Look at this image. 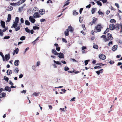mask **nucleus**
<instances>
[{"label":"nucleus","instance_id":"nucleus-1","mask_svg":"<svg viewBox=\"0 0 122 122\" xmlns=\"http://www.w3.org/2000/svg\"><path fill=\"white\" fill-rule=\"evenodd\" d=\"M15 22H14V24H13L12 26L11 27L12 28L13 27L15 29V31H17L20 30V27L19 26L16 28V27L18 25V24L19 21V18L18 17H16L15 18Z\"/></svg>","mask_w":122,"mask_h":122},{"label":"nucleus","instance_id":"nucleus-2","mask_svg":"<svg viewBox=\"0 0 122 122\" xmlns=\"http://www.w3.org/2000/svg\"><path fill=\"white\" fill-rule=\"evenodd\" d=\"M103 28L101 24H99L97 25L95 27L94 29V31L95 32H100L101 31V29Z\"/></svg>","mask_w":122,"mask_h":122},{"label":"nucleus","instance_id":"nucleus-3","mask_svg":"<svg viewBox=\"0 0 122 122\" xmlns=\"http://www.w3.org/2000/svg\"><path fill=\"white\" fill-rule=\"evenodd\" d=\"M113 39L112 35L110 33H108L107 35L105 41V42L111 41Z\"/></svg>","mask_w":122,"mask_h":122},{"label":"nucleus","instance_id":"nucleus-4","mask_svg":"<svg viewBox=\"0 0 122 122\" xmlns=\"http://www.w3.org/2000/svg\"><path fill=\"white\" fill-rule=\"evenodd\" d=\"M120 29V32L122 33V25L117 23L115 24V29L117 30H119Z\"/></svg>","mask_w":122,"mask_h":122},{"label":"nucleus","instance_id":"nucleus-5","mask_svg":"<svg viewBox=\"0 0 122 122\" xmlns=\"http://www.w3.org/2000/svg\"><path fill=\"white\" fill-rule=\"evenodd\" d=\"M109 27L110 29L111 30H113L115 29V25L114 24H110L109 25Z\"/></svg>","mask_w":122,"mask_h":122},{"label":"nucleus","instance_id":"nucleus-6","mask_svg":"<svg viewBox=\"0 0 122 122\" xmlns=\"http://www.w3.org/2000/svg\"><path fill=\"white\" fill-rule=\"evenodd\" d=\"M33 16L34 18H39L41 16L38 12H37L34 13Z\"/></svg>","mask_w":122,"mask_h":122},{"label":"nucleus","instance_id":"nucleus-7","mask_svg":"<svg viewBox=\"0 0 122 122\" xmlns=\"http://www.w3.org/2000/svg\"><path fill=\"white\" fill-rule=\"evenodd\" d=\"M29 19L30 21L32 23H34L36 21V20L33 18L32 16H30Z\"/></svg>","mask_w":122,"mask_h":122},{"label":"nucleus","instance_id":"nucleus-8","mask_svg":"<svg viewBox=\"0 0 122 122\" xmlns=\"http://www.w3.org/2000/svg\"><path fill=\"white\" fill-rule=\"evenodd\" d=\"M99 57L102 60H104L106 59V56L103 54H101L99 56Z\"/></svg>","mask_w":122,"mask_h":122},{"label":"nucleus","instance_id":"nucleus-9","mask_svg":"<svg viewBox=\"0 0 122 122\" xmlns=\"http://www.w3.org/2000/svg\"><path fill=\"white\" fill-rule=\"evenodd\" d=\"M39 12L41 15H42L45 13V10L44 9H41L39 11Z\"/></svg>","mask_w":122,"mask_h":122},{"label":"nucleus","instance_id":"nucleus-10","mask_svg":"<svg viewBox=\"0 0 122 122\" xmlns=\"http://www.w3.org/2000/svg\"><path fill=\"white\" fill-rule=\"evenodd\" d=\"M5 60L6 61H7L10 58V55L9 54H8L5 55Z\"/></svg>","mask_w":122,"mask_h":122},{"label":"nucleus","instance_id":"nucleus-11","mask_svg":"<svg viewBox=\"0 0 122 122\" xmlns=\"http://www.w3.org/2000/svg\"><path fill=\"white\" fill-rule=\"evenodd\" d=\"M58 55V56L60 58H63L64 57V54L63 53H61V52H60V53H59Z\"/></svg>","mask_w":122,"mask_h":122},{"label":"nucleus","instance_id":"nucleus-12","mask_svg":"<svg viewBox=\"0 0 122 122\" xmlns=\"http://www.w3.org/2000/svg\"><path fill=\"white\" fill-rule=\"evenodd\" d=\"M52 52L55 55H58L59 53H58L55 49H52Z\"/></svg>","mask_w":122,"mask_h":122},{"label":"nucleus","instance_id":"nucleus-13","mask_svg":"<svg viewBox=\"0 0 122 122\" xmlns=\"http://www.w3.org/2000/svg\"><path fill=\"white\" fill-rule=\"evenodd\" d=\"M25 1V0H20L17 2L18 5H19L24 2Z\"/></svg>","mask_w":122,"mask_h":122},{"label":"nucleus","instance_id":"nucleus-14","mask_svg":"<svg viewBox=\"0 0 122 122\" xmlns=\"http://www.w3.org/2000/svg\"><path fill=\"white\" fill-rule=\"evenodd\" d=\"M11 15L10 14H9L8 15L7 20L6 21L9 22L11 20Z\"/></svg>","mask_w":122,"mask_h":122},{"label":"nucleus","instance_id":"nucleus-15","mask_svg":"<svg viewBox=\"0 0 122 122\" xmlns=\"http://www.w3.org/2000/svg\"><path fill=\"white\" fill-rule=\"evenodd\" d=\"M5 90L10 92L11 91V89L9 86H6L5 88Z\"/></svg>","mask_w":122,"mask_h":122},{"label":"nucleus","instance_id":"nucleus-16","mask_svg":"<svg viewBox=\"0 0 122 122\" xmlns=\"http://www.w3.org/2000/svg\"><path fill=\"white\" fill-rule=\"evenodd\" d=\"M0 23L2 27L3 28H5V22L2 20H1Z\"/></svg>","mask_w":122,"mask_h":122},{"label":"nucleus","instance_id":"nucleus-17","mask_svg":"<svg viewBox=\"0 0 122 122\" xmlns=\"http://www.w3.org/2000/svg\"><path fill=\"white\" fill-rule=\"evenodd\" d=\"M19 60H16L14 62V65L15 66H17L19 65Z\"/></svg>","mask_w":122,"mask_h":122},{"label":"nucleus","instance_id":"nucleus-18","mask_svg":"<svg viewBox=\"0 0 122 122\" xmlns=\"http://www.w3.org/2000/svg\"><path fill=\"white\" fill-rule=\"evenodd\" d=\"M117 45H115L112 47V51H115L117 49Z\"/></svg>","mask_w":122,"mask_h":122},{"label":"nucleus","instance_id":"nucleus-19","mask_svg":"<svg viewBox=\"0 0 122 122\" xmlns=\"http://www.w3.org/2000/svg\"><path fill=\"white\" fill-rule=\"evenodd\" d=\"M69 30L68 29H67L65 31V34L66 36H68L69 35Z\"/></svg>","mask_w":122,"mask_h":122},{"label":"nucleus","instance_id":"nucleus-20","mask_svg":"<svg viewBox=\"0 0 122 122\" xmlns=\"http://www.w3.org/2000/svg\"><path fill=\"white\" fill-rule=\"evenodd\" d=\"M69 29V30L71 31V32H72L73 30V28H72L71 25H70L68 26V29Z\"/></svg>","mask_w":122,"mask_h":122},{"label":"nucleus","instance_id":"nucleus-21","mask_svg":"<svg viewBox=\"0 0 122 122\" xmlns=\"http://www.w3.org/2000/svg\"><path fill=\"white\" fill-rule=\"evenodd\" d=\"M7 74L8 75H9L12 73V71L11 70H7Z\"/></svg>","mask_w":122,"mask_h":122},{"label":"nucleus","instance_id":"nucleus-22","mask_svg":"<svg viewBox=\"0 0 122 122\" xmlns=\"http://www.w3.org/2000/svg\"><path fill=\"white\" fill-rule=\"evenodd\" d=\"M116 20L114 19H111L110 20V22L112 23H115Z\"/></svg>","mask_w":122,"mask_h":122},{"label":"nucleus","instance_id":"nucleus-23","mask_svg":"<svg viewBox=\"0 0 122 122\" xmlns=\"http://www.w3.org/2000/svg\"><path fill=\"white\" fill-rule=\"evenodd\" d=\"M93 20L92 21V22L94 24H95L96 21L97 20V18H95V17H93L92 18Z\"/></svg>","mask_w":122,"mask_h":122},{"label":"nucleus","instance_id":"nucleus-24","mask_svg":"<svg viewBox=\"0 0 122 122\" xmlns=\"http://www.w3.org/2000/svg\"><path fill=\"white\" fill-rule=\"evenodd\" d=\"M96 2L97 3L98 5L100 6H102V4L100 1L97 0V1H96Z\"/></svg>","mask_w":122,"mask_h":122},{"label":"nucleus","instance_id":"nucleus-25","mask_svg":"<svg viewBox=\"0 0 122 122\" xmlns=\"http://www.w3.org/2000/svg\"><path fill=\"white\" fill-rule=\"evenodd\" d=\"M56 64L61 65V63L59 61H56L55 60L53 61Z\"/></svg>","mask_w":122,"mask_h":122},{"label":"nucleus","instance_id":"nucleus-26","mask_svg":"<svg viewBox=\"0 0 122 122\" xmlns=\"http://www.w3.org/2000/svg\"><path fill=\"white\" fill-rule=\"evenodd\" d=\"M83 18L82 17H80L79 18V21L80 23L82 22L83 20Z\"/></svg>","mask_w":122,"mask_h":122},{"label":"nucleus","instance_id":"nucleus-27","mask_svg":"<svg viewBox=\"0 0 122 122\" xmlns=\"http://www.w3.org/2000/svg\"><path fill=\"white\" fill-rule=\"evenodd\" d=\"M25 25H30V23L28 20H25Z\"/></svg>","mask_w":122,"mask_h":122},{"label":"nucleus","instance_id":"nucleus-28","mask_svg":"<svg viewBox=\"0 0 122 122\" xmlns=\"http://www.w3.org/2000/svg\"><path fill=\"white\" fill-rule=\"evenodd\" d=\"M73 14L74 15H76L78 14V13L77 12H76V10H74L73 13Z\"/></svg>","mask_w":122,"mask_h":122},{"label":"nucleus","instance_id":"nucleus-29","mask_svg":"<svg viewBox=\"0 0 122 122\" xmlns=\"http://www.w3.org/2000/svg\"><path fill=\"white\" fill-rule=\"evenodd\" d=\"M109 29L108 28H107L106 29V30L103 33V34H106L107 32H108L109 31Z\"/></svg>","mask_w":122,"mask_h":122},{"label":"nucleus","instance_id":"nucleus-30","mask_svg":"<svg viewBox=\"0 0 122 122\" xmlns=\"http://www.w3.org/2000/svg\"><path fill=\"white\" fill-rule=\"evenodd\" d=\"M25 30L27 32L30 33V30L27 27L25 28Z\"/></svg>","mask_w":122,"mask_h":122},{"label":"nucleus","instance_id":"nucleus-31","mask_svg":"<svg viewBox=\"0 0 122 122\" xmlns=\"http://www.w3.org/2000/svg\"><path fill=\"white\" fill-rule=\"evenodd\" d=\"M40 28V27H37L36 26H33V29L34 30H36V29L39 30Z\"/></svg>","mask_w":122,"mask_h":122},{"label":"nucleus","instance_id":"nucleus-32","mask_svg":"<svg viewBox=\"0 0 122 122\" xmlns=\"http://www.w3.org/2000/svg\"><path fill=\"white\" fill-rule=\"evenodd\" d=\"M96 10V9L95 8H93L92 10V13L93 14L95 12V11Z\"/></svg>","mask_w":122,"mask_h":122},{"label":"nucleus","instance_id":"nucleus-33","mask_svg":"<svg viewBox=\"0 0 122 122\" xmlns=\"http://www.w3.org/2000/svg\"><path fill=\"white\" fill-rule=\"evenodd\" d=\"M25 36H22L20 38V39L21 40H23L25 39Z\"/></svg>","mask_w":122,"mask_h":122},{"label":"nucleus","instance_id":"nucleus-34","mask_svg":"<svg viewBox=\"0 0 122 122\" xmlns=\"http://www.w3.org/2000/svg\"><path fill=\"white\" fill-rule=\"evenodd\" d=\"M8 9H7L8 10L11 11L13 10V7L12 6H10L8 7Z\"/></svg>","mask_w":122,"mask_h":122},{"label":"nucleus","instance_id":"nucleus-35","mask_svg":"<svg viewBox=\"0 0 122 122\" xmlns=\"http://www.w3.org/2000/svg\"><path fill=\"white\" fill-rule=\"evenodd\" d=\"M33 95L35 96H38L39 95V93H37L36 92H35L33 94Z\"/></svg>","mask_w":122,"mask_h":122},{"label":"nucleus","instance_id":"nucleus-36","mask_svg":"<svg viewBox=\"0 0 122 122\" xmlns=\"http://www.w3.org/2000/svg\"><path fill=\"white\" fill-rule=\"evenodd\" d=\"M4 34L1 29H0V35L1 36H3Z\"/></svg>","mask_w":122,"mask_h":122},{"label":"nucleus","instance_id":"nucleus-37","mask_svg":"<svg viewBox=\"0 0 122 122\" xmlns=\"http://www.w3.org/2000/svg\"><path fill=\"white\" fill-rule=\"evenodd\" d=\"M10 5L12 6H16L17 5H18L17 3H11L10 4Z\"/></svg>","mask_w":122,"mask_h":122},{"label":"nucleus","instance_id":"nucleus-38","mask_svg":"<svg viewBox=\"0 0 122 122\" xmlns=\"http://www.w3.org/2000/svg\"><path fill=\"white\" fill-rule=\"evenodd\" d=\"M19 71V70L18 68H15V69L14 70V71L17 73H18Z\"/></svg>","mask_w":122,"mask_h":122},{"label":"nucleus","instance_id":"nucleus-39","mask_svg":"<svg viewBox=\"0 0 122 122\" xmlns=\"http://www.w3.org/2000/svg\"><path fill=\"white\" fill-rule=\"evenodd\" d=\"M4 79L6 81H8L9 79L8 77H6L5 76L4 77Z\"/></svg>","mask_w":122,"mask_h":122},{"label":"nucleus","instance_id":"nucleus-40","mask_svg":"<svg viewBox=\"0 0 122 122\" xmlns=\"http://www.w3.org/2000/svg\"><path fill=\"white\" fill-rule=\"evenodd\" d=\"M93 48L96 49H97L98 48V46L97 45H93Z\"/></svg>","mask_w":122,"mask_h":122},{"label":"nucleus","instance_id":"nucleus-41","mask_svg":"<svg viewBox=\"0 0 122 122\" xmlns=\"http://www.w3.org/2000/svg\"><path fill=\"white\" fill-rule=\"evenodd\" d=\"M19 51V49L18 48H17L14 51L16 54H17L18 53Z\"/></svg>","mask_w":122,"mask_h":122},{"label":"nucleus","instance_id":"nucleus-42","mask_svg":"<svg viewBox=\"0 0 122 122\" xmlns=\"http://www.w3.org/2000/svg\"><path fill=\"white\" fill-rule=\"evenodd\" d=\"M110 9L112 10L115 11L116 10V9L114 8L112 6H111L110 7Z\"/></svg>","mask_w":122,"mask_h":122},{"label":"nucleus","instance_id":"nucleus-43","mask_svg":"<svg viewBox=\"0 0 122 122\" xmlns=\"http://www.w3.org/2000/svg\"><path fill=\"white\" fill-rule=\"evenodd\" d=\"M10 36H5L4 37L3 39H9L10 38Z\"/></svg>","mask_w":122,"mask_h":122},{"label":"nucleus","instance_id":"nucleus-44","mask_svg":"<svg viewBox=\"0 0 122 122\" xmlns=\"http://www.w3.org/2000/svg\"><path fill=\"white\" fill-rule=\"evenodd\" d=\"M89 60H86L85 61V65L86 66L87 65L88 63V61H89Z\"/></svg>","mask_w":122,"mask_h":122},{"label":"nucleus","instance_id":"nucleus-45","mask_svg":"<svg viewBox=\"0 0 122 122\" xmlns=\"http://www.w3.org/2000/svg\"><path fill=\"white\" fill-rule=\"evenodd\" d=\"M6 94L5 93L3 92L2 93V96L3 97H5V96Z\"/></svg>","mask_w":122,"mask_h":122},{"label":"nucleus","instance_id":"nucleus-46","mask_svg":"<svg viewBox=\"0 0 122 122\" xmlns=\"http://www.w3.org/2000/svg\"><path fill=\"white\" fill-rule=\"evenodd\" d=\"M96 65H98L100 66H103L104 65V64H102V63H97L96 64Z\"/></svg>","mask_w":122,"mask_h":122},{"label":"nucleus","instance_id":"nucleus-47","mask_svg":"<svg viewBox=\"0 0 122 122\" xmlns=\"http://www.w3.org/2000/svg\"><path fill=\"white\" fill-rule=\"evenodd\" d=\"M8 29V28L7 27H6L4 29H3L2 30V31L3 32H4L5 31H6Z\"/></svg>","mask_w":122,"mask_h":122},{"label":"nucleus","instance_id":"nucleus-48","mask_svg":"<svg viewBox=\"0 0 122 122\" xmlns=\"http://www.w3.org/2000/svg\"><path fill=\"white\" fill-rule=\"evenodd\" d=\"M82 26L84 30H85L86 29V28L85 26V25L84 24H82Z\"/></svg>","mask_w":122,"mask_h":122},{"label":"nucleus","instance_id":"nucleus-49","mask_svg":"<svg viewBox=\"0 0 122 122\" xmlns=\"http://www.w3.org/2000/svg\"><path fill=\"white\" fill-rule=\"evenodd\" d=\"M60 47L59 46H57V47H56V50L58 51H60Z\"/></svg>","mask_w":122,"mask_h":122},{"label":"nucleus","instance_id":"nucleus-50","mask_svg":"<svg viewBox=\"0 0 122 122\" xmlns=\"http://www.w3.org/2000/svg\"><path fill=\"white\" fill-rule=\"evenodd\" d=\"M106 35H103L102 36H101V38H103L104 39H106Z\"/></svg>","mask_w":122,"mask_h":122},{"label":"nucleus","instance_id":"nucleus-51","mask_svg":"<svg viewBox=\"0 0 122 122\" xmlns=\"http://www.w3.org/2000/svg\"><path fill=\"white\" fill-rule=\"evenodd\" d=\"M69 70V68L68 67L66 66L64 68V70L66 71H67Z\"/></svg>","mask_w":122,"mask_h":122},{"label":"nucleus","instance_id":"nucleus-52","mask_svg":"<svg viewBox=\"0 0 122 122\" xmlns=\"http://www.w3.org/2000/svg\"><path fill=\"white\" fill-rule=\"evenodd\" d=\"M62 41L64 42H65L66 43H67V41L64 38H62Z\"/></svg>","mask_w":122,"mask_h":122},{"label":"nucleus","instance_id":"nucleus-53","mask_svg":"<svg viewBox=\"0 0 122 122\" xmlns=\"http://www.w3.org/2000/svg\"><path fill=\"white\" fill-rule=\"evenodd\" d=\"M83 8H81L80 9L79 12L80 14H81L83 10Z\"/></svg>","mask_w":122,"mask_h":122},{"label":"nucleus","instance_id":"nucleus-54","mask_svg":"<svg viewBox=\"0 0 122 122\" xmlns=\"http://www.w3.org/2000/svg\"><path fill=\"white\" fill-rule=\"evenodd\" d=\"M115 6H116L118 8H119V5L117 3H116L115 4Z\"/></svg>","mask_w":122,"mask_h":122},{"label":"nucleus","instance_id":"nucleus-55","mask_svg":"<svg viewBox=\"0 0 122 122\" xmlns=\"http://www.w3.org/2000/svg\"><path fill=\"white\" fill-rule=\"evenodd\" d=\"M20 21L21 22V23H24V20H23V18H21Z\"/></svg>","mask_w":122,"mask_h":122},{"label":"nucleus","instance_id":"nucleus-56","mask_svg":"<svg viewBox=\"0 0 122 122\" xmlns=\"http://www.w3.org/2000/svg\"><path fill=\"white\" fill-rule=\"evenodd\" d=\"M33 10L34 11H38L37 8L36 7H34Z\"/></svg>","mask_w":122,"mask_h":122},{"label":"nucleus","instance_id":"nucleus-57","mask_svg":"<svg viewBox=\"0 0 122 122\" xmlns=\"http://www.w3.org/2000/svg\"><path fill=\"white\" fill-rule=\"evenodd\" d=\"M32 69L33 70H34L35 71H36V67L35 66H32Z\"/></svg>","mask_w":122,"mask_h":122},{"label":"nucleus","instance_id":"nucleus-58","mask_svg":"<svg viewBox=\"0 0 122 122\" xmlns=\"http://www.w3.org/2000/svg\"><path fill=\"white\" fill-rule=\"evenodd\" d=\"M91 5L89 4L88 5L86 6V8H89L91 7Z\"/></svg>","mask_w":122,"mask_h":122},{"label":"nucleus","instance_id":"nucleus-59","mask_svg":"<svg viewBox=\"0 0 122 122\" xmlns=\"http://www.w3.org/2000/svg\"><path fill=\"white\" fill-rule=\"evenodd\" d=\"M45 21V19H42L40 20V21L41 22H44V21Z\"/></svg>","mask_w":122,"mask_h":122},{"label":"nucleus","instance_id":"nucleus-60","mask_svg":"<svg viewBox=\"0 0 122 122\" xmlns=\"http://www.w3.org/2000/svg\"><path fill=\"white\" fill-rule=\"evenodd\" d=\"M40 65V62L39 61H38L37 63L36 66H39Z\"/></svg>","mask_w":122,"mask_h":122},{"label":"nucleus","instance_id":"nucleus-61","mask_svg":"<svg viewBox=\"0 0 122 122\" xmlns=\"http://www.w3.org/2000/svg\"><path fill=\"white\" fill-rule=\"evenodd\" d=\"M98 14L99 15H103V13H102V12L100 10H99L98 11Z\"/></svg>","mask_w":122,"mask_h":122},{"label":"nucleus","instance_id":"nucleus-62","mask_svg":"<svg viewBox=\"0 0 122 122\" xmlns=\"http://www.w3.org/2000/svg\"><path fill=\"white\" fill-rule=\"evenodd\" d=\"M9 84L11 85H13L14 84L13 83H12L11 81L10 80L9 81Z\"/></svg>","mask_w":122,"mask_h":122},{"label":"nucleus","instance_id":"nucleus-63","mask_svg":"<svg viewBox=\"0 0 122 122\" xmlns=\"http://www.w3.org/2000/svg\"><path fill=\"white\" fill-rule=\"evenodd\" d=\"M93 24H94V23H93L92 22V21H91V22H90V23H89V25H93Z\"/></svg>","mask_w":122,"mask_h":122},{"label":"nucleus","instance_id":"nucleus-64","mask_svg":"<svg viewBox=\"0 0 122 122\" xmlns=\"http://www.w3.org/2000/svg\"><path fill=\"white\" fill-rule=\"evenodd\" d=\"M110 12V11L109 10H108L106 12V14L108 15V14Z\"/></svg>","mask_w":122,"mask_h":122}]
</instances>
